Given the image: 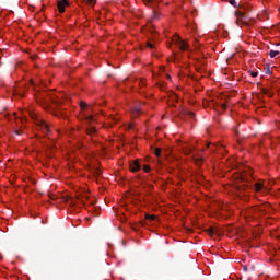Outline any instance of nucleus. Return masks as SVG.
Listing matches in <instances>:
<instances>
[{
  "label": "nucleus",
  "mask_w": 280,
  "mask_h": 280,
  "mask_svg": "<svg viewBox=\"0 0 280 280\" xmlns=\"http://www.w3.org/2000/svg\"><path fill=\"white\" fill-rule=\"evenodd\" d=\"M141 170L140 162L138 160H135L133 163L130 164V171L132 173H137Z\"/></svg>",
  "instance_id": "6e6552de"
},
{
  "label": "nucleus",
  "mask_w": 280,
  "mask_h": 280,
  "mask_svg": "<svg viewBox=\"0 0 280 280\" xmlns=\"http://www.w3.org/2000/svg\"><path fill=\"white\" fill-rule=\"evenodd\" d=\"M247 188H248V186L245 185V184H243V185H236V189H237L238 191L246 190Z\"/></svg>",
  "instance_id": "4468645a"
},
{
  "label": "nucleus",
  "mask_w": 280,
  "mask_h": 280,
  "mask_svg": "<svg viewBox=\"0 0 280 280\" xmlns=\"http://www.w3.org/2000/svg\"><path fill=\"white\" fill-rule=\"evenodd\" d=\"M261 93L268 96H272V93L269 92V90H266V88H262Z\"/></svg>",
  "instance_id": "6ab92c4d"
},
{
  "label": "nucleus",
  "mask_w": 280,
  "mask_h": 280,
  "mask_svg": "<svg viewBox=\"0 0 280 280\" xmlns=\"http://www.w3.org/2000/svg\"><path fill=\"white\" fill-rule=\"evenodd\" d=\"M97 0H88L86 3L90 5H95Z\"/></svg>",
  "instance_id": "a878e982"
},
{
  "label": "nucleus",
  "mask_w": 280,
  "mask_h": 280,
  "mask_svg": "<svg viewBox=\"0 0 280 280\" xmlns=\"http://www.w3.org/2000/svg\"><path fill=\"white\" fill-rule=\"evenodd\" d=\"M16 135H21V131H16Z\"/></svg>",
  "instance_id": "4c0bfd02"
},
{
  "label": "nucleus",
  "mask_w": 280,
  "mask_h": 280,
  "mask_svg": "<svg viewBox=\"0 0 280 280\" xmlns=\"http://www.w3.org/2000/svg\"><path fill=\"white\" fill-rule=\"evenodd\" d=\"M147 46H148V48H150V49H154V48H155L154 44H152V43H150V42L147 43Z\"/></svg>",
  "instance_id": "cd10ccee"
},
{
  "label": "nucleus",
  "mask_w": 280,
  "mask_h": 280,
  "mask_svg": "<svg viewBox=\"0 0 280 280\" xmlns=\"http://www.w3.org/2000/svg\"><path fill=\"white\" fill-rule=\"evenodd\" d=\"M203 162L202 158L197 159V165H200Z\"/></svg>",
  "instance_id": "2f4dec72"
},
{
  "label": "nucleus",
  "mask_w": 280,
  "mask_h": 280,
  "mask_svg": "<svg viewBox=\"0 0 280 280\" xmlns=\"http://www.w3.org/2000/svg\"><path fill=\"white\" fill-rule=\"evenodd\" d=\"M243 270L247 271V267H243Z\"/></svg>",
  "instance_id": "e433bc0d"
},
{
  "label": "nucleus",
  "mask_w": 280,
  "mask_h": 280,
  "mask_svg": "<svg viewBox=\"0 0 280 280\" xmlns=\"http://www.w3.org/2000/svg\"><path fill=\"white\" fill-rule=\"evenodd\" d=\"M145 220L155 221L156 217L155 214H145Z\"/></svg>",
  "instance_id": "dca6fc26"
},
{
  "label": "nucleus",
  "mask_w": 280,
  "mask_h": 280,
  "mask_svg": "<svg viewBox=\"0 0 280 280\" xmlns=\"http://www.w3.org/2000/svg\"><path fill=\"white\" fill-rule=\"evenodd\" d=\"M143 3L150 8L155 9L156 8V3H160L161 0H142Z\"/></svg>",
  "instance_id": "1a4fd4ad"
},
{
  "label": "nucleus",
  "mask_w": 280,
  "mask_h": 280,
  "mask_svg": "<svg viewBox=\"0 0 280 280\" xmlns=\"http://www.w3.org/2000/svg\"><path fill=\"white\" fill-rule=\"evenodd\" d=\"M264 188L261 183H255V191L260 192Z\"/></svg>",
  "instance_id": "ddd939ff"
},
{
  "label": "nucleus",
  "mask_w": 280,
  "mask_h": 280,
  "mask_svg": "<svg viewBox=\"0 0 280 280\" xmlns=\"http://www.w3.org/2000/svg\"><path fill=\"white\" fill-rule=\"evenodd\" d=\"M31 118L34 119L35 125L44 132V133H49L51 132V128L49 127V125L47 124V121L43 120V119H38L36 118V115L32 114Z\"/></svg>",
  "instance_id": "f03ea898"
},
{
  "label": "nucleus",
  "mask_w": 280,
  "mask_h": 280,
  "mask_svg": "<svg viewBox=\"0 0 280 280\" xmlns=\"http://www.w3.org/2000/svg\"><path fill=\"white\" fill-rule=\"evenodd\" d=\"M186 116L190 117L191 119H195L196 115L188 109H182L179 113V118L184 120Z\"/></svg>",
  "instance_id": "423d86ee"
},
{
  "label": "nucleus",
  "mask_w": 280,
  "mask_h": 280,
  "mask_svg": "<svg viewBox=\"0 0 280 280\" xmlns=\"http://www.w3.org/2000/svg\"><path fill=\"white\" fill-rule=\"evenodd\" d=\"M277 56H280V51L279 50H270L269 51V57L271 59L276 58Z\"/></svg>",
  "instance_id": "f8f14e48"
},
{
  "label": "nucleus",
  "mask_w": 280,
  "mask_h": 280,
  "mask_svg": "<svg viewBox=\"0 0 280 280\" xmlns=\"http://www.w3.org/2000/svg\"><path fill=\"white\" fill-rule=\"evenodd\" d=\"M195 47H196V49L199 48V46H198V40H197V39L195 40Z\"/></svg>",
  "instance_id": "72a5a7b5"
},
{
  "label": "nucleus",
  "mask_w": 280,
  "mask_h": 280,
  "mask_svg": "<svg viewBox=\"0 0 280 280\" xmlns=\"http://www.w3.org/2000/svg\"><path fill=\"white\" fill-rule=\"evenodd\" d=\"M228 108L226 104H221V109L225 110Z\"/></svg>",
  "instance_id": "473e14b6"
},
{
  "label": "nucleus",
  "mask_w": 280,
  "mask_h": 280,
  "mask_svg": "<svg viewBox=\"0 0 280 280\" xmlns=\"http://www.w3.org/2000/svg\"><path fill=\"white\" fill-rule=\"evenodd\" d=\"M36 59H37L36 55L32 56V60H36Z\"/></svg>",
  "instance_id": "f704fd0d"
},
{
  "label": "nucleus",
  "mask_w": 280,
  "mask_h": 280,
  "mask_svg": "<svg viewBox=\"0 0 280 280\" xmlns=\"http://www.w3.org/2000/svg\"><path fill=\"white\" fill-rule=\"evenodd\" d=\"M128 80V78H126L125 80H124V82H126Z\"/></svg>",
  "instance_id": "58836bf2"
},
{
  "label": "nucleus",
  "mask_w": 280,
  "mask_h": 280,
  "mask_svg": "<svg viewBox=\"0 0 280 280\" xmlns=\"http://www.w3.org/2000/svg\"><path fill=\"white\" fill-rule=\"evenodd\" d=\"M161 18V13L156 10H153V19L159 20Z\"/></svg>",
  "instance_id": "f3484780"
},
{
  "label": "nucleus",
  "mask_w": 280,
  "mask_h": 280,
  "mask_svg": "<svg viewBox=\"0 0 280 280\" xmlns=\"http://www.w3.org/2000/svg\"><path fill=\"white\" fill-rule=\"evenodd\" d=\"M80 107H81V109H82V110H84V109H88V108H89L88 104H86V103H84V102H81V103H80Z\"/></svg>",
  "instance_id": "5701e85b"
},
{
  "label": "nucleus",
  "mask_w": 280,
  "mask_h": 280,
  "mask_svg": "<svg viewBox=\"0 0 280 280\" xmlns=\"http://www.w3.org/2000/svg\"><path fill=\"white\" fill-rule=\"evenodd\" d=\"M211 143H208V148H210Z\"/></svg>",
  "instance_id": "ea45409f"
},
{
  "label": "nucleus",
  "mask_w": 280,
  "mask_h": 280,
  "mask_svg": "<svg viewBox=\"0 0 280 280\" xmlns=\"http://www.w3.org/2000/svg\"><path fill=\"white\" fill-rule=\"evenodd\" d=\"M154 154H155V156H156L158 159H160V158H161V148H156V149L154 150Z\"/></svg>",
  "instance_id": "aec40b11"
},
{
  "label": "nucleus",
  "mask_w": 280,
  "mask_h": 280,
  "mask_svg": "<svg viewBox=\"0 0 280 280\" xmlns=\"http://www.w3.org/2000/svg\"><path fill=\"white\" fill-rule=\"evenodd\" d=\"M143 112H144L143 104H137V105L132 108V116H133V117H138V116H140Z\"/></svg>",
  "instance_id": "20e7f679"
},
{
  "label": "nucleus",
  "mask_w": 280,
  "mask_h": 280,
  "mask_svg": "<svg viewBox=\"0 0 280 280\" xmlns=\"http://www.w3.org/2000/svg\"><path fill=\"white\" fill-rule=\"evenodd\" d=\"M138 84H139L140 86H144V85H145V81H144V80H138Z\"/></svg>",
  "instance_id": "c85d7f7f"
},
{
  "label": "nucleus",
  "mask_w": 280,
  "mask_h": 280,
  "mask_svg": "<svg viewBox=\"0 0 280 280\" xmlns=\"http://www.w3.org/2000/svg\"><path fill=\"white\" fill-rule=\"evenodd\" d=\"M270 203L255 205L250 208L249 213L256 214L257 217H264L268 213Z\"/></svg>",
  "instance_id": "f257e3e1"
},
{
  "label": "nucleus",
  "mask_w": 280,
  "mask_h": 280,
  "mask_svg": "<svg viewBox=\"0 0 280 280\" xmlns=\"http://www.w3.org/2000/svg\"><path fill=\"white\" fill-rule=\"evenodd\" d=\"M143 171H144V173H150L151 172V166L150 165H144Z\"/></svg>",
  "instance_id": "393cba45"
},
{
  "label": "nucleus",
  "mask_w": 280,
  "mask_h": 280,
  "mask_svg": "<svg viewBox=\"0 0 280 280\" xmlns=\"http://www.w3.org/2000/svg\"><path fill=\"white\" fill-rule=\"evenodd\" d=\"M264 70H265L266 74L271 75L273 73V71L271 70L270 66L265 67Z\"/></svg>",
  "instance_id": "2eb2a0df"
},
{
  "label": "nucleus",
  "mask_w": 280,
  "mask_h": 280,
  "mask_svg": "<svg viewBox=\"0 0 280 280\" xmlns=\"http://www.w3.org/2000/svg\"><path fill=\"white\" fill-rule=\"evenodd\" d=\"M200 65H201V66H205V61H203V60H201V61H200Z\"/></svg>",
  "instance_id": "c9c22d12"
},
{
  "label": "nucleus",
  "mask_w": 280,
  "mask_h": 280,
  "mask_svg": "<svg viewBox=\"0 0 280 280\" xmlns=\"http://www.w3.org/2000/svg\"><path fill=\"white\" fill-rule=\"evenodd\" d=\"M236 179L238 180V183H242V184L248 182V179H247V177H246L245 174H238V175L236 176Z\"/></svg>",
  "instance_id": "9d476101"
},
{
  "label": "nucleus",
  "mask_w": 280,
  "mask_h": 280,
  "mask_svg": "<svg viewBox=\"0 0 280 280\" xmlns=\"http://www.w3.org/2000/svg\"><path fill=\"white\" fill-rule=\"evenodd\" d=\"M84 119L88 120L89 122H92L94 120V117L92 115H85Z\"/></svg>",
  "instance_id": "412c9836"
},
{
  "label": "nucleus",
  "mask_w": 280,
  "mask_h": 280,
  "mask_svg": "<svg viewBox=\"0 0 280 280\" xmlns=\"http://www.w3.org/2000/svg\"><path fill=\"white\" fill-rule=\"evenodd\" d=\"M244 11H253V5L246 4L243 7Z\"/></svg>",
  "instance_id": "4be33fe9"
},
{
  "label": "nucleus",
  "mask_w": 280,
  "mask_h": 280,
  "mask_svg": "<svg viewBox=\"0 0 280 280\" xmlns=\"http://www.w3.org/2000/svg\"><path fill=\"white\" fill-rule=\"evenodd\" d=\"M215 233H217V231H215L213 228H210V229L208 230V234H209L210 236H213Z\"/></svg>",
  "instance_id": "b1692460"
},
{
  "label": "nucleus",
  "mask_w": 280,
  "mask_h": 280,
  "mask_svg": "<svg viewBox=\"0 0 280 280\" xmlns=\"http://www.w3.org/2000/svg\"><path fill=\"white\" fill-rule=\"evenodd\" d=\"M69 5V1L68 0H61L57 2V7L60 13L65 12V8Z\"/></svg>",
  "instance_id": "0eeeda50"
},
{
  "label": "nucleus",
  "mask_w": 280,
  "mask_h": 280,
  "mask_svg": "<svg viewBox=\"0 0 280 280\" xmlns=\"http://www.w3.org/2000/svg\"><path fill=\"white\" fill-rule=\"evenodd\" d=\"M234 14L236 18V25H240V22L246 19L245 12L243 10H237Z\"/></svg>",
  "instance_id": "39448f33"
},
{
  "label": "nucleus",
  "mask_w": 280,
  "mask_h": 280,
  "mask_svg": "<svg viewBox=\"0 0 280 280\" xmlns=\"http://www.w3.org/2000/svg\"><path fill=\"white\" fill-rule=\"evenodd\" d=\"M184 152H185V154H190L191 149L190 148H186V149H184Z\"/></svg>",
  "instance_id": "7c9ffc66"
},
{
  "label": "nucleus",
  "mask_w": 280,
  "mask_h": 280,
  "mask_svg": "<svg viewBox=\"0 0 280 280\" xmlns=\"http://www.w3.org/2000/svg\"><path fill=\"white\" fill-rule=\"evenodd\" d=\"M172 42L177 45V47L179 48L180 51H188L189 49V44L182 39L180 36L175 35L172 39Z\"/></svg>",
  "instance_id": "7ed1b4c3"
},
{
  "label": "nucleus",
  "mask_w": 280,
  "mask_h": 280,
  "mask_svg": "<svg viewBox=\"0 0 280 280\" xmlns=\"http://www.w3.org/2000/svg\"><path fill=\"white\" fill-rule=\"evenodd\" d=\"M250 75H252V78H257L258 77V72L253 71V72H250Z\"/></svg>",
  "instance_id": "c756f323"
},
{
  "label": "nucleus",
  "mask_w": 280,
  "mask_h": 280,
  "mask_svg": "<svg viewBox=\"0 0 280 280\" xmlns=\"http://www.w3.org/2000/svg\"><path fill=\"white\" fill-rule=\"evenodd\" d=\"M232 7L237 8V3L235 0H228Z\"/></svg>",
  "instance_id": "bb28decb"
},
{
  "label": "nucleus",
  "mask_w": 280,
  "mask_h": 280,
  "mask_svg": "<svg viewBox=\"0 0 280 280\" xmlns=\"http://www.w3.org/2000/svg\"><path fill=\"white\" fill-rule=\"evenodd\" d=\"M97 132L96 128L94 127H88L86 133L91 137H93Z\"/></svg>",
  "instance_id": "9b49d317"
},
{
  "label": "nucleus",
  "mask_w": 280,
  "mask_h": 280,
  "mask_svg": "<svg viewBox=\"0 0 280 280\" xmlns=\"http://www.w3.org/2000/svg\"><path fill=\"white\" fill-rule=\"evenodd\" d=\"M51 103H52V106H51V108L54 109L55 107H58L61 103L60 102H58V101H56V100H54V98H51ZM55 106V107H54Z\"/></svg>",
  "instance_id": "a211bd4d"
}]
</instances>
